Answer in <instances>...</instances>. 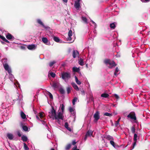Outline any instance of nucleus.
<instances>
[{
	"instance_id": "obj_31",
	"label": "nucleus",
	"mask_w": 150,
	"mask_h": 150,
	"mask_svg": "<svg viewBox=\"0 0 150 150\" xmlns=\"http://www.w3.org/2000/svg\"><path fill=\"white\" fill-rule=\"evenodd\" d=\"M109 95L107 93H104L101 95V97L105 98H107L108 97Z\"/></svg>"
},
{
	"instance_id": "obj_47",
	"label": "nucleus",
	"mask_w": 150,
	"mask_h": 150,
	"mask_svg": "<svg viewBox=\"0 0 150 150\" xmlns=\"http://www.w3.org/2000/svg\"><path fill=\"white\" fill-rule=\"evenodd\" d=\"M89 100L93 101L94 100V99L92 95H91V97L89 98Z\"/></svg>"
},
{
	"instance_id": "obj_26",
	"label": "nucleus",
	"mask_w": 150,
	"mask_h": 150,
	"mask_svg": "<svg viewBox=\"0 0 150 150\" xmlns=\"http://www.w3.org/2000/svg\"><path fill=\"white\" fill-rule=\"evenodd\" d=\"M47 137L48 138L51 139L54 137V135L50 132L49 134H47Z\"/></svg>"
},
{
	"instance_id": "obj_58",
	"label": "nucleus",
	"mask_w": 150,
	"mask_h": 150,
	"mask_svg": "<svg viewBox=\"0 0 150 150\" xmlns=\"http://www.w3.org/2000/svg\"><path fill=\"white\" fill-rule=\"evenodd\" d=\"M76 143V142L75 141V140H73V141H72V144L73 145H75Z\"/></svg>"
},
{
	"instance_id": "obj_2",
	"label": "nucleus",
	"mask_w": 150,
	"mask_h": 150,
	"mask_svg": "<svg viewBox=\"0 0 150 150\" xmlns=\"http://www.w3.org/2000/svg\"><path fill=\"white\" fill-rule=\"evenodd\" d=\"M104 62L108 67L111 69L115 67L116 65L114 61L108 59L105 60L104 61Z\"/></svg>"
},
{
	"instance_id": "obj_20",
	"label": "nucleus",
	"mask_w": 150,
	"mask_h": 150,
	"mask_svg": "<svg viewBox=\"0 0 150 150\" xmlns=\"http://www.w3.org/2000/svg\"><path fill=\"white\" fill-rule=\"evenodd\" d=\"M71 84L74 89L76 91H78L79 90V89L78 87L73 82L71 83Z\"/></svg>"
},
{
	"instance_id": "obj_16",
	"label": "nucleus",
	"mask_w": 150,
	"mask_h": 150,
	"mask_svg": "<svg viewBox=\"0 0 150 150\" xmlns=\"http://www.w3.org/2000/svg\"><path fill=\"white\" fill-rule=\"evenodd\" d=\"M42 42L45 44L48 45H50V42H48V39L47 38L45 37L42 38Z\"/></svg>"
},
{
	"instance_id": "obj_13",
	"label": "nucleus",
	"mask_w": 150,
	"mask_h": 150,
	"mask_svg": "<svg viewBox=\"0 0 150 150\" xmlns=\"http://www.w3.org/2000/svg\"><path fill=\"white\" fill-rule=\"evenodd\" d=\"M6 37L7 39L9 40H13L14 38V37L12 35L8 33L6 35Z\"/></svg>"
},
{
	"instance_id": "obj_59",
	"label": "nucleus",
	"mask_w": 150,
	"mask_h": 150,
	"mask_svg": "<svg viewBox=\"0 0 150 150\" xmlns=\"http://www.w3.org/2000/svg\"><path fill=\"white\" fill-rule=\"evenodd\" d=\"M68 130L70 132H71L72 131V129L70 127H68L67 128Z\"/></svg>"
},
{
	"instance_id": "obj_60",
	"label": "nucleus",
	"mask_w": 150,
	"mask_h": 150,
	"mask_svg": "<svg viewBox=\"0 0 150 150\" xmlns=\"http://www.w3.org/2000/svg\"><path fill=\"white\" fill-rule=\"evenodd\" d=\"M4 37L0 35V38L2 40L4 39Z\"/></svg>"
},
{
	"instance_id": "obj_6",
	"label": "nucleus",
	"mask_w": 150,
	"mask_h": 150,
	"mask_svg": "<svg viewBox=\"0 0 150 150\" xmlns=\"http://www.w3.org/2000/svg\"><path fill=\"white\" fill-rule=\"evenodd\" d=\"M127 117L128 118H130L131 119L133 120H134V122H137L136 120L137 118L135 116V114L134 112H130V113L128 115Z\"/></svg>"
},
{
	"instance_id": "obj_64",
	"label": "nucleus",
	"mask_w": 150,
	"mask_h": 150,
	"mask_svg": "<svg viewBox=\"0 0 150 150\" xmlns=\"http://www.w3.org/2000/svg\"><path fill=\"white\" fill-rule=\"evenodd\" d=\"M63 1L64 2L67 3V0H63Z\"/></svg>"
},
{
	"instance_id": "obj_21",
	"label": "nucleus",
	"mask_w": 150,
	"mask_h": 150,
	"mask_svg": "<svg viewBox=\"0 0 150 150\" xmlns=\"http://www.w3.org/2000/svg\"><path fill=\"white\" fill-rule=\"evenodd\" d=\"M7 137L10 140L12 139L13 137V134L10 133H8L7 134Z\"/></svg>"
},
{
	"instance_id": "obj_12",
	"label": "nucleus",
	"mask_w": 150,
	"mask_h": 150,
	"mask_svg": "<svg viewBox=\"0 0 150 150\" xmlns=\"http://www.w3.org/2000/svg\"><path fill=\"white\" fill-rule=\"evenodd\" d=\"M27 48L30 50H34L36 48V45L35 44L28 45L27 46Z\"/></svg>"
},
{
	"instance_id": "obj_63",
	"label": "nucleus",
	"mask_w": 150,
	"mask_h": 150,
	"mask_svg": "<svg viewBox=\"0 0 150 150\" xmlns=\"http://www.w3.org/2000/svg\"><path fill=\"white\" fill-rule=\"evenodd\" d=\"M131 142H132L131 140H130L129 142H128V144H131Z\"/></svg>"
},
{
	"instance_id": "obj_30",
	"label": "nucleus",
	"mask_w": 150,
	"mask_h": 150,
	"mask_svg": "<svg viewBox=\"0 0 150 150\" xmlns=\"http://www.w3.org/2000/svg\"><path fill=\"white\" fill-rule=\"evenodd\" d=\"M81 19L85 23H87L88 22L87 21V18L85 17H81Z\"/></svg>"
},
{
	"instance_id": "obj_8",
	"label": "nucleus",
	"mask_w": 150,
	"mask_h": 150,
	"mask_svg": "<svg viewBox=\"0 0 150 150\" xmlns=\"http://www.w3.org/2000/svg\"><path fill=\"white\" fill-rule=\"evenodd\" d=\"M100 112L98 111H97L94 114L93 117L94 118V122H97L100 118Z\"/></svg>"
},
{
	"instance_id": "obj_22",
	"label": "nucleus",
	"mask_w": 150,
	"mask_h": 150,
	"mask_svg": "<svg viewBox=\"0 0 150 150\" xmlns=\"http://www.w3.org/2000/svg\"><path fill=\"white\" fill-rule=\"evenodd\" d=\"M93 132L90 130H89L86 133V135L88 136H91L92 135Z\"/></svg>"
},
{
	"instance_id": "obj_7",
	"label": "nucleus",
	"mask_w": 150,
	"mask_h": 150,
	"mask_svg": "<svg viewBox=\"0 0 150 150\" xmlns=\"http://www.w3.org/2000/svg\"><path fill=\"white\" fill-rule=\"evenodd\" d=\"M137 138L138 139H139V138L138 137V136L137 134H134V138H133V140H134V142L133 144V146L132 149H131V150H132L133 149H134V147L136 145V143L137 141Z\"/></svg>"
},
{
	"instance_id": "obj_42",
	"label": "nucleus",
	"mask_w": 150,
	"mask_h": 150,
	"mask_svg": "<svg viewBox=\"0 0 150 150\" xmlns=\"http://www.w3.org/2000/svg\"><path fill=\"white\" fill-rule=\"evenodd\" d=\"M59 91L60 93L62 94H64V89L62 88H60L59 90Z\"/></svg>"
},
{
	"instance_id": "obj_56",
	"label": "nucleus",
	"mask_w": 150,
	"mask_h": 150,
	"mask_svg": "<svg viewBox=\"0 0 150 150\" xmlns=\"http://www.w3.org/2000/svg\"><path fill=\"white\" fill-rule=\"evenodd\" d=\"M91 21L92 22V23L94 24L95 28H96V23L92 20H91Z\"/></svg>"
},
{
	"instance_id": "obj_51",
	"label": "nucleus",
	"mask_w": 150,
	"mask_h": 150,
	"mask_svg": "<svg viewBox=\"0 0 150 150\" xmlns=\"http://www.w3.org/2000/svg\"><path fill=\"white\" fill-rule=\"evenodd\" d=\"M64 126L66 128H68V127H69V125L67 122L65 123Z\"/></svg>"
},
{
	"instance_id": "obj_17",
	"label": "nucleus",
	"mask_w": 150,
	"mask_h": 150,
	"mask_svg": "<svg viewBox=\"0 0 150 150\" xmlns=\"http://www.w3.org/2000/svg\"><path fill=\"white\" fill-rule=\"evenodd\" d=\"M53 40L55 42H59V43H63L64 42L61 40H60L59 38L56 36H54L53 37Z\"/></svg>"
},
{
	"instance_id": "obj_39",
	"label": "nucleus",
	"mask_w": 150,
	"mask_h": 150,
	"mask_svg": "<svg viewBox=\"0 0 150 150\" xmlns=\"http://www.w3.org/2000/svg\"><path fill=\"white\" fill-rule=\"evenodd\" d=\"M7 59H4L2 60V62H3V65L4 64H8L7 63Z\"/></svg>"
},
{
	"instance_id": "obj_11",
	"label": "nucleus",
	"mask_w": 150,
	"mask_h": 150,
	"mask_svg": "<svg viewBox=\"0 0 150 150\" xmlns=\"http://www.w3.org/2000/svg\"><path fill=\"white\" fill-rule=\"evenodd\" d=\"M72 35V32L71 30H70L69 31L68 33V37L67 38V40L68 41H71V43L73 42L74 40H73V41L72 40V38L71 37V36Z\"/></svg>"
},
{
	"instance_id": "obj_44",
	"label": "nucleus",
	"mask_w": 150,
	"mask_h": 150,
	"mask_svg": "<svg viewBox=\"0 0 150 150\" xmlns=\"http://www.w3.org/2000/svg\"><path fill=\"white\" fill-rule=\"evenodd\" d=\"M71 87H67V91L68 93H69L70 92L71 90Z\"/></svg>"
},
{
	"instance_id": "obj_24",
	"label": "nucleus",
	"mask_w": 150,
	"mask_h": 150,
	"mask_svg": "<svg viewBox=\"0 0 150 150\" xmlns=\"http://www.w3.org/2000/svg\"><path fill=\"white\" fill-rule=\"evenodd\" d=\"M105 138L108 140H110V141L114 140L113 137L112 136L109 135H106L105 137Z\"/></svg>"
},
{
	"instance_id": "obj_29",
	"label": "nucleus",
	"mask_w": 150,
	"mask_h": 150,
	"mask_svg": "<svg viewBox=\"0 0 150 150\" xmlns=\"http://www.w3.org/2000/svg\"><path fill=\"white\" fill-rule=\"evenodd\" d=\"M79 64L81 66H83L84 65V63L82 59L80 58L78 62Z\"/></svg>"
},
{
	"instance_id": "obj_54",
	"label": "nucleus",
	"mask_w": 150,
	"mask_h": 150,
	"mask_svg": "<svg viewBox=\"0 0 150 150\" xmlns=\"http://www.w3.org/2000/svg\"><path fill=\"white\" fill-rule=\"evenodd\" d=\"M80 91L81 93V94L82 95H84L85 94V92L83 90H81Z\"/></svg>"
},
{
	"instance_id": "obj_50",
	"label": "nucleus",
	"mask_w": 150,
	"mask_h": 150,
	"mask_svg": "<svg viewBox=\"0 0 150 150\" xmlns=\"http://www.w3.org/2000/svg\"><path fill=\"white\" fill-rule=\"evenodd\" d=\"M3 40L7 43H9V42L8 40L6 39L5 37L4 38V39H3Z\"/></svg>"
},
{
	"instance_id": "obj_27",
	"label": "nucleus",
	"mask_w": 150,
	"mask_h": 150,
	"mask_svg": "<svg viewBox=\"0 0 150 150\" xmlns=\"http://www.w3.org/2000/svg\"><path fill=\"white\" fill-rule=\"evenodd\" d=\"M110 27L111 29H114L116 27V25L115 23H113L110 24Z\"/></svg>"
},
{
	"instance_id": "obj_5",
	"label": "nucleus",
	"mask_w": 150,
	"mask_h": 150,
	"mask_svg": "<svg viewBox=\"0 0 150 150\" xmlns=\"http://www.w3.org/2000/svg\"><path fill=\"white\" fill-rule=\"evenodd\" d=\"M36 117L37 120L41 121L42 124L47 127V126L46 123V121H45V120H42V118L43 117V115L42 113L40 112L39 113V117L40 118H39V116L37 115H36Z\"/></svg>"
},
{
	"instance_id": "obj_38",
	"label": "nucleus",
	"mask_w": 150,
	"mask_h": 150,
	"mask_svg": "<svg viewBox=\"0 0 150 150\" xmlns=\"http://www.w3.org/2000/svg\"><path fill=\"white\" fill-rule=\"evenodd\" d=\"M49 74L53 78H54L55 76V73L52 72H49Z\"/></svg>"
},
{
	"instance_id": "obj_14",
	"label": "nucleus",
	"mask_w": 150,
	"mask_h": 150,
	"mask_svg": "<svg viewBox=\"0 0 150 150\" xmlns=\"http://www.w3.org/2000/svg\"><path fill=\"white\" fill-rule=\"evenodd\" d=\"M79 52L76 50H74L73 52L72 55L74 58H75L76 57L79 56Z\"/></svg>"
},
{
	"instance_id": "obj_48",
	"label": "nucleus",
	"mask_w": 150,
	"mask_h": 150,
	"mask_svg": "<svg viewBox=\"0 0 150 150\" xmlns=\"http://www.w3.org/2000/svg\"><path fill=\"white\" fill-rule=\"evenodd\" d=\"M64 106L63 104H62L61 106V109L62 112L64 110Z\"/></svg>"
},
{
	"instance_id": "obj_49",
	"label": "nucleus",
	"mask_w": 150,
	"mask_h": 150,
	"mask_svg": "<svg viewBox=\"0 0 150 150\" xmlns=\"http://www.w3.org/2000/svg\"><path fill=\"white\" fill-rule=\"evenodd\" d=\"M48 93H49V96L50 98L51 99H52L53 98L52 95L50 92H49Z\"/></svg>"
},
{
	"instance_id": "obj_41",
	"label": "nucleus",
	"mask_w": 150,
	"mask_h": 150,
	"mask_svg": "<svg viewBox=\"0 0 150 150\" xmlns=\"http://www.w3.org/2000/svg\"><path fill=\"white\" fill-rule=\"evenodd\" d=\"M24 147L25 150H29V148L25 143H24Z\"/></svg>"
},
{
	"instance_id": "obj_10",
	"label": "nucleus",
	"mask_w": 150,
	"mask_h": 150,
	"mask_svg": "<svg viewBox=\"0 0 150 150\" xmlns=\"http://www.w3.org/2000/svg\"><path fill=\"white\" fill-rule=\"evenodd\" d=\"M3 67L5 69L8 71V73H10V72H11V68L8 64H4Z\"/></svg>"
},
{
	"instance_id": "obj_9",
	"label": "nucleus",
	"mask_w": 150,
	"mask_h": 150,
	"mask_svg": "<svg viewBox=\"0 0 150 150\" xmlns=\"http://www.w3.org/2000/svg\"><path fill=\"white\" fill-rule=\"evenodd\" d=\"M37 22L38 24L41 25L45 29H50V27H49L46 26L44 25L41 19H37Z\"/></svg>"
},
{
	"instance_id": "obj_33",
	"label": "nucleus",
	"mask_w": 150,
	"mask_h": 150,
	"mask_svg": "<svg viewBox=\"0 0 150 150\" xmlns=\"http://www.w3.org/2000/svg\"><path fill=\"white\" fill-rule=\"evenodd\" d=\"M22 139L23 142H26L28 140L27 137L25 136H23L22 137Z\"/></svg>"
},
{
	"instance_id": "obj_45",
	"label": "nucleus",
	"mask_w": 150,
	"mask_h": 150,
	"mask_svg": "<svg viewBox=\"0 0 150 150\" xmlns=\"http://www.w3.org/2000/svg\"><path fill=\"white\" fill-rule=\"evenodd\" d=\"M55 63V62L54 61L50 63L49 65L50 67H51Z\"/></svg>"
},
{
	"instance_id": "obj_28",
	"label": "nucleus",
	"mask_w": 150,
	"mask_h": 150,
	"mask_svg": "<svg viewBox=\"0 0 150 150\" xmlns=\"http://www.w3.org/2000/svg\"><path fill=\"white\" fill-rule=\"evenodd\" d=\"M73 71L74 72H78L80 70L79 68H77L76 67H74L72 68Z\"/></svg>"
},
{
	"instance_id": "obj_53",
	"label": "nucleus",
	"mask_w": 150,
	"mask_h": 150,
	"mask_svg": "<svg viewBox=\"0 0 150 150\" xmlns=\"http://www.w3.org/2000/svg\"><path fill=\"white\" fill-rule=\"evenodd\" d=\"M77 147L76 146H74L72 149L73 150H79L78 149H77Z\"/></svg>"
},
{
	"instance_id": "obj_46",
	"label": "nucleus",
	"mask_w": 150,
	"mask_h": 150,
	"mask_svg": "<svg viewBox=\"0 0 150 150\" xmlns=\"http://www.w3.org/2000/svg\"><path fill=\"white\" fill-rule=\"evenodd\" d=\"M115 125L116 127H117L118 126H120V125L119 122L117 121H116L115 123Z\"/></svg>"
},
{
	"instance_id": "obj_3",
	"label": "nucleus",
	"mask_w": 150,
	"mask_h": 150,
	"mask_svg": "<svg viewBox=\"0 0 150 150\" xmlns=\"http://www.w3.org/2000/svg\"><path fill=\"white\" fill-rule=\"evenodd\" d=\"M61 77L66 82H68V80L71 77V74L69 72H63L61 74Z\"/></svg>"
},
{
	"instance_id": "obj_23",
	"label": "nucleus",
	"mask_w": 150,
	"mask_h": 150,
	"mask_svg": "<svg viewBox=\"0 0 150 150\" xmlns=\"http://www.w3.org/2000/svg\"><path fill=\"white\" fill-rule=\"evenodd\" d=\"M120 70L117 67H116L114 72V75L115 76H117V75L120 74Z\"/></svg>"
},
{
	"instance_id": "obj_15",
	"label": "nucleus",
	"mask_w": 150,
	"mask_h": 150,
	"mask_svg": "<svg viewBox=\"0 0 150 150\" xmlns=\"http://www.w3.org/2000/svg\"><path fill=\"white\" fill-rule=\"evenodd\" d=\"M74 6L77 10H78L80 7V5L79 1H76L74 2Z\"/></svg>"
},
{
	"instance_id": "obj_61",
	"label": "nucleus",
	"mask_w": 150,
	"mask_h": 150,
	"mask_svg": "<svg viewBox=\"0 0 150 150\" xmlns=\"http://www.w3.org/2000/svg\"><path fill=\"white\" fill-rule=\"evenodd\" d=\"M88 136H87L86 135H86H85V137H84V140H85V141H86V139H87V137Z\"/></svg>"
},
{
	"instance_id": "obj_4",
	"label": "nucleus",
	"mask_w": 150,
	"mask_h": 150,
	"mask_svg": "<svg viewBox=\"0 0 150 150\" xmlns=\"http://www.w3.org/2000/svg\"><path fill=\"white\" fill-rule=\"evenodd\" d=\"M9 74V79L12 82H13L14 85L17 87H20V85L18 81L17 80L15 79L13 76L11 72H10V73H8Z\"/></svg>"
},
{
	"instance_id": "obj_1",
	"label": "nucleus",
	"mask_w": 150,
	"mask_h": 150,
	"mask_svg": "<svg viewBox=\"0 0 150 150\" xmlns=\"http://www.w3.org/2000/svg\"><path fill=\"white\" fill-rule=\"evenodd\" d=\"M48 115L50 118H52L53 120H58L57 122L58 123H59V120H62L63 119L62 114L61 112H59L57 115H56V111L53 106H52L51 109L49 112Z\"/></svg>"
},
{
	"instance_id": "obj_32",
	"label": "nucleus",
	"mask_w": 150,
	"mask_h": 150,
	"mask_svg": "<svg viewBox=\"0 0 150 150\" xmlns=\"http://www.w3.org/2000/svg\"><path fill=\"white\" fill-rule=\"evenodd\" d=\"M75 78L76 83L78 85H79L81 84V82L78 80V78L76 76H75Z\"/></svg>"
},
{
	"instance_id": "obj_62",
	"label": "nucleus",
	"mask_w": 150,
	"mask_h": 150,
	"mask_svg": "<svg viewBox=\"0 0 150 150\" xmlns=\"http://www.w3.org/2000/svg\"><path fill=\"white\" fill-rule=\"evenodd\" d=\"M121 119V118L120 117L118 119V120H117V122H119L120 120Z\"/></svg>"
},
{
	"instance_id": "obj_40",
	"label": "nucleus",
	"mask_w": 150,
	"mask_h": 150,
	"mask_svg": "<svg viewBox=\"0 0 150 150\" xmlns=\"http://www.w3.org/2000/svg\"><path fill=\"white\" fill-rule=\"evenodd\" d=\"M77 100V98L76 97L74 98L72 100V103L73 105L75 104V102H76Z\"/></svg>"
},
{
	"instance_id": "obj_18",
	"label": "nucleus",
	"mask_w": 150,
	"mask_h": 150,
	"mask_svg": "<svg viewBox=\"0 0 150 150\" xmlns=\"http://www.w3.org/2000/svg\"><path fill=\"white\" fill-rule=\"evenodd\" d=\"M69 112L71 113L73 115H74L75 114V109L74 108L71 107H69Z\"/></svg>"
},
{
	"instance_id": "obj_36",
	"label": "nucleus",
	"mask_w": 150,
	"mask_h": 150,
	"mask_svg": "<svg viewBox=\"0 0 150 150\" xmlns=\"http://www.w3.org/2000/svg\"><path fill=\"white\" fill-rule=\"evenodd\" d=\"M104 115L108 116L109 117H111L112 116V114L111 113H110L108 112H105L104 114Z\"/></svg>"
},
{
	"instance_id": "obj_34",
	"label": "nucleus",
	"mask_w": 150,
	"mask_h": 150,
	"mask_svg": "<svg viewBox=\"0 0 150 150\" xmlns=\"http://www.w3.org/2000/svg\"><path fill=\"white\" fill-rule=\"evenodd\" d=\"M110 144L114 148L116 147V146L115 145V143L113 141V140H110Z\"/></svg>"
},
{
	"instance_id": "obj_57",
	"label": "nucleus",
	"mask_w": 150,
	"mask_h": 150,
	"mask_svg": "<svg viewBox=\"0 0 150 150\" xmlns=\"http://www.w3.org/2000/svg\"><path fill=\"white\" fill-rule=\"evenodd\" d=\"M17 135L21 137V134L20 132H17Z\"/></svg>"
},
{
	"instance_id": "obj_25",
	"label": "nucleus",
	"mask_w": 150,
	"mask_h": 150,
	"mask_svg": "<svg viewBox=\"0 0 150 150\" xmlns=\"http://www.w3.org/2000/svg\"><path fill=\"white\" fill-rule=\"evenodd\" d=\"M20 115H21V117L23 119H25L26 118V115L22 111L21 112Z\"/></svg>"
},
{
	"instance_id": "obj_52",
	"label": "nucleus",
	"mask_w": 150,
	"mask_h": 150,
	"mask_svg": "<svg viewBox=\"0 0 150 150\" xmlns=\"http://www.w3.org/2000/svg\"><path fill=\"white\" fill-rule=\"evenodd\" d=\"M114 96L117 99H118L119 98V96H118L117 94H114Z\"/></svg>"
},
{
	"instance_id": "obj_43",
	"label": "nucleus",
	"mask_w": 150,
	"mask_h": 150,
	"mask_svg": "<svg viewBox=\"0 0 150 150\" xmlns=\"http://www.w3.org/2000/svg\"><path fill=\"white\" fill-rule=\"evenodd\" d=\"M131 130L132 133H134L135 132V129L134 127H132L131 129Z\"/></svg>"
},
{
	"instance_id": "obj_35",
	"label": "nucleus",
	"mask_w": 150,
	"mask_h": 150,
	"mask_svg": "<svg viewBox=\"0 0 150 150\" xmlns=\"http://www.w3.org/2000/svg\"><path fill=\"white\" fill-rule=\"evenodd\" d=\"M22 128L23 130L27 132L28 131V128L26 126H23L22 127Z\"/></svg>"
},
{
	"instance_id": "obj_37",
	"label": "nucleus",
	"mask_w": 150,
	"mask_h": 150,
	"mask_svg": "<svg viewBox=\"0 0 150 150\" xmlns=\"http://www.w3.org/2000/svg\"><path fill=\"white\" fill-rule=\"evenodd\" d=\"M71 144H69L67 145L65 147V149L66 150L69 149L71 148Z\"/></svg>"
},
{
	"instance_id": "obj_55",
	"label": "nucleus",
	"mask_w": 150,
	"mask_h": 150,
	"mask_svg": "<svg viewBox=\"0 0 150 150\" xmlns=\"http://www.w3.org/2000/svg\"><path fill=\"white\" fill-rule=\"evenodd\" d=\"M141 1L143 2H146L149 1L150 0H141Z\"/></svg>"
},
{
	"instance_id": "obj_19",
	"label": "nucleus",
	"mask_w": 150,
	"mask_h": 150,
	"mask_svg": "<svg viewBox=\"0 0 150 150\" xmlns=\"http://www.w3.org/2000/svg\"><path fill=\"white\" fill-rule=\"evenodd\" d=\"M59 83L58 82L53 83L52 84V87L54 89L57 88L59 86Z\"/></svg>"
}]
</instances>
